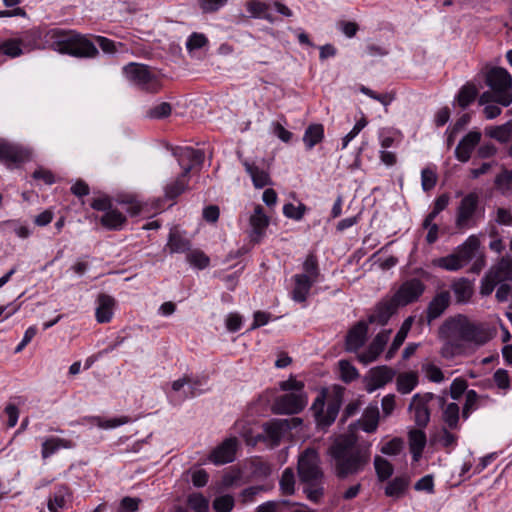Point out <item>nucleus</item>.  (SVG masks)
Segmentation results:
<instances>
[{"instance_id":"obj_1","label":"nucleus","mask_w":512,"mask_h":512,"mask_svg":"<svg viewBox=\"0 0 512 512\" xmlns=\"http://www.w3.org/2000/svg\"><path fill=\"white\" fill-rule=\"evenodd\" d=\"M333 474L345 480L362 473L371 459L370 444H360L353 435L340 436L329 447Z\"/></svg>"},{"instance_id":"obj_2","label":"nucleus","mask_w":512,"mask_h":512,"mask_svg":"<svg viewBox=\"0 0 512 512\" xmlns=\"http://www.w3.org/2000/svg\"><path fill=\"white\" fill-rule=\"evenodd\" d=\"M439 335L444 340L440 354L446 359L461 354L466 344L481 346L490 339L483 325L471 322L463 315L446 319L439 328Z\"/></svg>"},{"instance_id":"obj_3","label":"nucleus","mask_w":512,"mask_h":512,"mask_svg":"<svg viewBox=\"0 0 512 512\" xmlns=\"http://www.w3.org/2000/svg\"><path fill=\"white\" fill-rule=\"evenodd\" d=\"M298 475L300 481L307 485L304 492L308 499L318 501L323 495L322 480L324 474L316 450L308 448L299 456Z\"/></svg>"},{"instance_id":"obj_4","label":"nucleus","mask_w":512,"mask_h":512,"mask_svg":"<svg viewBox=\"0 0 512 512\" xmlns=\"http://www.w3.org/2000/svg\"><path fill=\"white\" fill-rule=\"evenodd\" d=\"M485 82L490 91L484 92L480 98L481 105L494 101L502 106L512 103V76L502 67H491L485 73Z\"/></svg>"},{"instance_id":"obj_5","label":"nucleus","mask_w":512,"mask_h":512,"mask_svg":"<svg viewBox=\"0 0 512 512\" xmlns=\"http://www.w3.org/2000/svg\"><path fill=\"white\" fill-rule=\"evenodd\" d=\"M479 195L476 192H470L465 195L456 209L455 226L459 230H465L475 227L483 211L479 208Z\"/></svg>"},{"instance_id":"obj_6","label":"nucleus","mask_w":512,"mask_h":512,"mask_svg":"<svg viewBox=\"0 0 512 512\" xmlns=\"http://www.w3.org/2000/svg\"><path fill=\"white\" fill-rule=\"evenodd\" d=\"M325 399L326 391L323 390L314 400L311 407L317 425L321 427H328L335 421L342 404V396L340 393H335L329 398L326 407Z\"/></svg>"},{"instance_id":"obj_7","label":"nucleus","mask_w":512,"mask_h":512,"mask_svg":"<svg viewBox=\"0 0 512 512\" xmlns=\"http://www.w3.org/2000/svg\"><path fill=\"white\" fill-rule=\"evenodd\" d=\"M62 36L63 34H58ZM66 39L57 38L53 41L54 50L76 57H91L97 53V48L89 40L81 37L80 34H69Z\"/></svg>"},{"instance_id":"obj_8","label":"nucleus","mask_w":512,"mask_h":512,"mask_svg":"<svg viewBox=\"0 0 512 512\" xmlns=\"http://www.w3.org/2000/svg\"><path fill=\"white\" fill-rule=\"evenodd\" d=\"M437 400L440 407H444L446 399L443 396H435L433 393H417L412 397L409 410L414 412V421L419 428H425L430 421L429 403Z\"/></svg>"},{"instance_id":"obj_9","label":"nucleus","mask_w":512,"mask_h":512,"mask_svg":"<svg viewBox=\"0 0 512 512\" xmlns=\"http://www.w3.org/2000/svg\"><path fill=\"white\" fill-rule=\"evenodd\" d=\"M123 72L126 78L140 88L156 92L158 90V81L155 75L149 70V67L138 63H129L124 66Z\"/></svg>"},{"instance_id":"obj_10","label":"nucleus","mask_w":512,"mask_h":512,"mask_svg":"<svg viewBox=\"0 0 512 512\" xmlns=\"http://www.w3.org/2000/svg\"><path fill=\"white\" fill-rule=\"evenodd\" d=\"M307 403L308 397L305 392L286 393L275 399L272 410L276 414H298L306 407Z\"/></svg>"},{"instance_id":"obj_11","label":"nucleus","mask_w":512,"mask_h":512,"mask_svg":"<svg viewBox=\"0 0 512 512\" xmlns=\"http://www.w3.org/2000/svg\"><path fill=\"white\" fill-rule=\"evenodd\" d=\"M425 288V284L420 279L412 278L403 282L390 298L398 308L404 307L416 302L424 293Z\"/></svg>"},{"instance_id":"obj_12","label":"nucleus","mask_w":512,"mask_h":512,"mask_svg":"<svg viewBox=\"0 0 512 512\" xmlns=\"http://www.w3.org/2000/svg\"><path fill=\"white\" fill-rule=\"evenodd\" d=\"M173 155L177 158L179 165L183 168V176L188 174L195 165H201L204 161V153L192 147H177L173 149Z\"/></svg>"},{"instance_id":"obj_13","label":"nucleus","mask_w":512,"mask_h":512,"mask_svg":"<svg viewBox=\"0 0 512 512\" xmlns=\"http://www.w3.org/2000/svg\"><path fill=\"white\" fill-rule=\"evenodd\" d=\"M391 332L392 331L390 329L382 330L379 332L369 344L368 348L357 355L359 362L367 365L375 361L384 350V347L390 338Z\"/></svg>"},{"instance_id":"obj_14","label":"nucleus","mask_w":512,"mask_h":512,"mask_svg":"<svg viewBox=\"0 0 512 512\" xmlns=\"http://www.w3.org/2000/svg\"><path fill=\"white\" fill-rule=\"evenodd\" d=\"M249 224L251 227L249 237L251 242L259 243L266 233L269 225V217L265 214L261 205H256L253 214L250 216Z\"/></svg>"},{"instance_id":"obj_15","label":"nucleus","mask_w":512,"mask_h":512,"mask_svg":"<svg viewBox=\"0 0 512 512\" xmlns=\"http://www.w3.org/2000/svg\"><path fill=\"white\" fill-rule=\"evenodd\" d=\"M237 443L238 442L235 437L224 440L220 445L212 450L209 455V460L216 465H222L234 461Z\"/></svg>"},{"instance_id":"obj_16","label":"nucleus","mask_w":512,"mask_h":512,"mask_svg":"<svg viewBox=\"0 0 512 512\" xmlns=\"http://www.w3.org/2000/svg\"><path fill=\"white\" fill-rule=\"evenodd\" d=\"M396 374V371L388 366H378L370 370L366 390L369 393L382 388L387 383L391 382Z\"/></svg>"},{"instance_id":"obj_17","label":"nucleus","mask_w":512,"mask_h":512,"mask_svg":"<svg viewBox=\"0 0 512 512\" xmlns=\"http://www.w3.org/2000/svg\"><path fill=\"white\" fill-rule=\"evenodd\" d=\"M397 310L398 307L391 298H384L377 303L374 310L369 315L368 323L384 326L388 323L392 315L397 312Z\"/></svg>"},{"instance_id":"obj_18","label":"nucleus","mask_w":512,"mask_h":512,"mask_svg":"<svg viewBox=\"0 0 512 512\" xmlns=\"http://www.w3.org/2000/svg\"><path fill=\"white\" fill-rule=\"evenodd\" d=\"M368 324L365 321L357 322L347 333L345 348L348 352H357L366 342Z\"/></svg>"},{"instance_id":"obj_19","label":"nucleus","mask_w":512,"mask_h":512,"mask_svg":"<svg viewBox=\"0 0 512 512\" xmlns=\"http://www.w3.org/2000/svg\"><path fill=\"white\" fill-rule=\"evenodd\" d=\"M481 140V133L478 131H470L458 143L455 149V157L460 162H467L475 147Z\"/></svg>"},{"instance_id":"obj_20","label":"nucleus","mask_w":512,"mask_h":512,"mask_svg":"<svg viewBox=\"0 0 512 512\" xmlns=\"http://www.w3.org/2000/svg\"><path fill=\"white\" fill-rule=\"evenodd\" d=\"M29 157V152L20 146L0 142V161L6 164H17L28 160Z\"/></svg>"},{"instance_id":"obj_21","label":"nucleus","mask_w":512,"mask_h":512,"mask_svg":"<svg viewBox=\"0 0 512 512\" xmlns=\"http://www.w3.org/2000/svg\"><path fill=\"white\" fill-rule=\"evenodd\" d=\"M450 292L441 291L437 293L429 302L426 310L427 322L431 323L433 320L439 318L450 304Z\"/></svg>"},{"instance_id":"obj_22","label":"nucleus","mask_w":512,"mask_h":512,"mask_svg":"<svg viewBox=\"0 0 512 512\" xmlns=\"http://www.w3.org/2000/svg\"><path fill=\"white\" fill-rule=\"evenodd\" d=\"M480 240L476 235H470L454 251L460 259L463 266L472 261L479 252Z\"/></svg>"},{"instance_id":"obj_23","label":"nucleus","mask_w":512,"mask_h":512,"mask_svg":"<svg viewBox=\"0 0 512 512\" xmlns=\"http://www.w3.org/2000/svg\"><path fill=\"white\" fill-rule=\"evenodd\" d=\"M409 486L410 477L408 475H400L387 482L384 493L387 497L399 500L408 493Z\"/></svg>"},{"instance_id":"obj_24","label":"nucleus","mask_w":512,"mask_h":512,"mask_svg":"<svg viewBox=\"0 0 512 512\" xmlns=\"http://www.w3.org/2000/svg\"><path fill=\"white\" fill-rule=\"evenodd\" d=\"M291 428L290 421L287 419H275L263 425L265 437L274 444H278L284 433Z\"/></svg>"},{"instance_id":"obj_25","label":"nucleus","mask_w":512,"mask_h":512,"mask_svg":"<svg viewBox=\"0 0 512 512\" xmlns=\"http://www.w3.org/2000/svg\"><path fill=\"white\" fill-rule=\"evenodd\" d=\"M295 286L292 290V298L296 302H304L307 299L312 285L316 282L314 279L304 274L294 276Z\"/></svg>"},{"instance_id":"obj_26","label":"nucleus","mask_w":512,"mask_h":512,"mask_svg":"<svg viewBox=\"0 0 512 512\" xmlns=\"http://www.w3.org/2000/svg\"><path fill=\"white\" fill-rule=\"evenodd\" d=\"M96 319L99 323H108L112 319L115 299L107 294H100L97 298Z\"/></svg>"},{"instance_id":"obj_27","label":"nucleus","mask_w":512,"mask_h":512,"mask_svg":"<svg viewBox=\"0 0 512 512\" xmlns=\"http://www.w3.org/2000/svg\"><path fill=\"white\" fill-rule=\"evenodd\" d=\"M489 271L501 283L505 281L512 282V257L510 255L502 256Z\"/></svg>"},{"instance_id":"obj_28","label":"nucleus","mask_w":512,"mask_h":512,"mask_svg":"<svg viewBox=\"0 0 512 512\" xmlns=\"http://www.w3.org/2000/svg\"><path fill=\"white\" fill-rule=\"evenodd\" d=\"M451 289L459 303L468 302L474 291L472 282L464 277L455 280L451 285Z\"/></svg>"},{"instance_id":"obj_29","label":"nucleus","mask_w":512,"mask_h":512,"mask_svg":"<svg viewBox=\"0 0 512 512\" xmlns=\"http://www.w3.org/2000/svg\"><path fill=\"white\" fill-rule=\"evenodd\" d=\"M243 165L256 188H263L271 184L269 173L266 170L261 169L254 163H250L248 161H244Z\"/></svg>"},{"instance_id":"obj_30","label":"nucleus","mask_w":512,"mask_h":512,"mask_svg":"<svg viewBox=\"0 0 512 512\" xmlns=\"http://www.w3.org/2000/svg\"><path fill=\"white\" fill-rule=\"evenodd\" d=\"M409 445L411 453L413 454L414 460L422 454L426 445V434L420 429H413L408 434Z\"/></svg>"},{"instance_id":"obj_31","label":"nucleus","mask_w":512,"mask_h":512,"mask_svg":"<svg viewBox=\"0 0 512 512\" xmlns=\"http://www.w3.org/2000/svg\"><path fill=\"white\" fill-rule=\"evenodd\" d=\"M324 138V128L321 124H312L307 127L303 135V142L307 150H311Z\"/></svg>"},{"instance_id":"obj_32","label":"nucleus","mask_w":512,"mask_h":512,"mask_svg":"<svg viewBox=\"0 0 512 512\" xmlns=\"http://www.w3.org/2000/svg\"><path fill=\"white\" fill-rule=\"evenodd\" d=\"M397 390L402 394L410 393L418 384V376L415 372L400 373L396 379Z\"/></svg>"},{"instance_id":"obj_33","label":"nucleus","mask_w":512,"mask_h":512,"mask_svg":"<svg viewBox=\"0 0 512 512\" xmlns=\"http://www.w3.org/2000/svg\"><path fill=\"white\" fill-rule=\"evenodd\" d=\"M68 496V488L59 486L48 500L49 511L58 512L60 509H63L66 506Z\"/></svg>"},{"instance_id":"obj_34","label":"nucleus","mask_w":512,"mask_h":512,"mask_svg":"<svg viewBox=\"0 0 512 512\" xmlns=\"http://www.w3.org/2000/svg\"><path fill=\"white\" fill-rule=\"evenodd\" d=\"M126 222V217L118 210L110 209L101 217V224L110 230H117Z\"/></svg>"},{"instance_id":"obj_35","label":"nucleus","mask_w":512,"mask_h":512,"mask_svg":"<svg viewBox=\"0 0 512 512\" xmlns=\"http://www.w3.org/2000/svg\"><path fill=\"white\" fill-rule=\"evenodd\" d=\"M245 7L246 11L251 17L262 19L270 18V8L269 5L265 2L259 0H250L246 2Z\"/></svg>"},{"instance_id":"obj_36","label":"nucleus","mask_w":512,"mask_h":512,"mask_svg":"<svg viewBox=\"0 0 512 512\" xmlns=\"http://www.w3.org/2000/svg\"><path fill=\"white\" fill-rule=\"evenodd\" d=\"M62 447L70 448L71 442L57 437L48 438L42 443V457L48 458Z\"/></svg>"},{"instance_id":"obj_37","label":"nucleus","mask_w":512,"mask_h":512,"mask_svg":"<svg viewBox=\"0 0 512 512\" xmlns=\"http://www.w3.org/2000/svg\"><path fill=\"white\" fill-rule=\"evenodd\" d=\"M486 134L502 143L509 142L512 139V123L507 122L501 126L486 129Z\"/></svg>"},{"instance_id":"obj_38","label":"nucleus","mask_w":512,"mask_h":512,"mask_svg":"<svg viewBox=\"0 0 512 512\" xmlns=\"http://www.w3.org/2000/svg\"><path fill=\"white\" fill-rule=\"evenodd\" d=\"M374 467L379 481L388 480L394 472L393 465L381 456H375Z\"/></svg>"},{"instance_id":"obj_39","label":"nucleus","mask_w":512,"mask_h":512,"mask_svg":"<svg viewBox=\"0 0 512 512\" xmlns=\"http://www.w3.org/2000/svg\"><path fill=\"white\" fill-rule=\"evenodd\" d=\"M167 247L170 253H184L190 250V241L178 233H170Z\"/></svg>"},{"instance_id":"obj_40","label":"nucleus","mask_w":512,"mask_h":512,"mask_svg":"<svg viewBox=\"0 0 512 512\" xmlns=\"http://www.w3.org/2000/svg\"><path fill=\"white\" fill-rule=\"evenodd\" d=\"M188 181L187 177L183 176V173L174 181L167 184L165 187V196L168 199H175L182 194L187 188Z\"/></svg>"},{"instance_id":"obj_41","label":"nucleus","mask_w":512,"mask_h":512,"mask_svg":"<svg viewBox=\"0 0 512 512\" xmlns=\"http://www.w3.org/2000/svg\"><path fill=\"white\" fill-rule=\"evenodd\" d=\"M433 263L435 266L447 271H458L464 267L455 251L445 257L435 259Z\"/></svg>"},{"instance_id":"obj_42","label":"nucleus","mask_w":512,"mask_h":512,"mask_svg":"<svg viewBox=\"0 0 512 512\" xmlns=\"http://www.w3.org/2000/svg\"><path fill=\"white\" fill-rule=\"evenodd\" d=\"M477 93L478 91L475 85L470 83L464 85L457 95V102L459 106L463 109L468 107L475 100Z\"/></svg>"},{"instance_id":"obj_43","label":"nucleus","mask_w":512,"mask_h":512,"mask_svg":"<svg viewBox=\"0 0 512 512\" xmlns=\"http://www.w3.org/2000/svg\"><path fill=\"white\" fill-rule=\"evenodd\" d=\"M379 423V411L377 408L367 409L361 426L362 429L367 433H373L376 431Z\"/></svg>"},{"instance_id":"obj_44","label":"nucleus","mask_w":512,"mask_h":512,"mask_svg":"<svg viewBox=\"0 0 512 512\" xmlns=\"http://www.w3.org/2000/svg\"><path fill=\"white\" fill-rule=\"evenodd\" d=\"M187 504L194 512H208L209 509V501L201 493L190 494Z\"/></svg>"},{"instance_id":"obj_45","label":"nucleus","mask_w":512,"mask_h":512,"mask_svg":"<svg viewBox=\"0 0 512 512\" xmlns=\"http://www.w3.org/2000/svg\"><path fill=\"white\" fill-rule=\"evenodd\" d=\"M235 427L242 436V438L245 440L247 445L255 446L261 438L260 434H253L252 428L246 422H237Z\"/></svg>"},{"instance_id":"obj_46","label":"nucleus","mask_w":512,"mask_h":512,"mask_svg":"<svg viewBox=\"0 0 512 512\" xmlns=\"http://www.w3.org/2000/svg\"><path fill=\"white\" fill-rule=\"evenodd\" d=\"M22 53L20 43L17 40H7L0 44V63L4 56L17 57Z\"/></svg>"},{"instance_id":"obj_47","label":"nucleus","mask_w":512,"mask_h":512,"mask_svg":"<svg viewBox=\"0 0 512 512\" xmlns=\"http://www.w3.org/2000/svg\"><path fill=\"white\" fill-rule=\"evenodd\" d=\"M234 505V498L229 494L218 496L212 502V507L215 512H231Z\"/></svg>"},{"instance_id":"obj_48","label":"nucleus","mask_w":512,"mask_h":512,"mask_svg":"<svg viewBox=\"0 0 512 512\" xmlns=\"http://www.w3.org/2000/svg\"><path fill=\"white\" fill-rule=\"evenodd\" d=\"M280 489L285 495H292L294 493L295 476L291 468H286L280 479Z\"/></svg>"},{"instance_id":"obj_49","label":"nucleus","mask_w":512,"mask_h":512,"mask_svg":"<svg viewBox=\"0 0 512 512\" xmlns=\"http://www.w3.org/2000/svg\"><path fill=\"white\" fill-rule=\"evenodd\" d=\"M308 208L305 204L299 203L298 206H295L292 203H286L283 206V214L290 219L300 221L305 213L307 212Z\"/></svg>"},{"instance_id":"obj_50","label":"nucleus","mask_w":512,"mask_h":512,"mask_svg":"<svg viewBox=\"0 0 512 512\" xmlns=\"http://www.w3.org/2000/svg\"><path fill=\"white\" fill-rule=\"evenodd\" d=\"M443 420L449 428L454 429L458 425L459 406L456 403H450L443 412Z\"/></svg>"},{"instance_id":"obj_51","label":"nucleus","mask_w":512,"mask_h":512,"mask_svg":"<svg viewBox=\"0 0 512 512\" xmlns=\"http://www.w3.org/2000/svg\"><path fill=\"white\" fill-rule=\"evenodd\" d=\"M229 0H197L199 9L204 14L215 13L227 5Z\"/></svg>"},{"instance_id":"obj_52","label":"nucleus","mask_w":512,"mask_h":512,"mask_svg":"<svg viewBox=\"0 0 512 512\" xmlns=\"http://www.w3.org/2000/svg\"><path fill=\"white\" fill-rule=\"evenodd\" d=\"M340 377L345 383H349L358 378L357 369L347 360L339 361Z\"/></svg>"},{"instance_id":"obj_53","label":"nucleus","mask_w":512,"mask_h":512,"mask_svg":"<svg viewBox=\"0 0 512 512\" xmlns=\"http://www.w3.org/2000/svg\"><path fill=\"white\" fill-rule=\"evenodd\" d=\"M187 261L191 265H193L199 269L206 268L210 262L209 257L206 256L202 251H199V250H195V251L188 253Z\"/></svg>"},{"instance_id":"obj_54","label":"nucleus","mask_w":512,"mask_h":512,"mask_svg":"<svg viewBox=\"0 0 512 512\" xmlns=\"http://www.w3.org/2000/svg\"><path fill=\"white\" fill-rule=\"evenodd\" d=\"M501 283L490 271H488L485 277L481 280L480 293L483 296L490 295L495 286Z\"/></svg>"},{"instance_id":"obj_55","label":"nucleus","mask_w":512,"mask_h":512,"mask_svg":"<svg viewBox=\"0 0 512 512\" xmlns=\"http://www.w3.org/2000/svg\"><path fill=\"white\" fill-rule=\"evenodd\" d=\"M360 91L363 94L369 96L370 98L379 101L384 106H388L394 100V94L392 93L378 94L375 91L363 85L360 87Z\"/></svg>"},{"instance_id":"obj_56","label":"nucleus","mask_w":512,"mask_h":512,"mask_svg":"<svg viewBox=\"0 0 512 512\" xmlns=\"http://www.w3.org/2000/svg\"><path fill=\"white\" fill-rule=\"evenodd\" d=\"M437 182L436 173L430 168H424L421 172V185L424 191H429L435 187Z\"/></svg>"},{"instance_id":"obj_57","label":"nucleus","mask_w":512,"mask_h":512,"mask_svg":"<svg viewBox=\"0 0 512 512\" xmlns=\"http://www.w3.org/2000/svg\"><path fill=\"white\" fill-rule=\"evenodd\" d=\"M403 444L401 438H393L381 447V453L389 456L398 455L403 449Z\"/></svg>"},{"instance_id":"obj_58","label":"nucleus","mask_w":512,"mask_h":512,"mask_svg":"<svg viewBox=\"0 0 512 512\" xmlns=\"http://www.w3.org/2000/svg\"><path fill=\"white\" fill-rule=\"evenodd\" d=\"M171 113V105L167 102H162L151 108L147 115L152 119H162L169 116Z\"/></svg>"},{"instance_id":"obj_59","label":"nucleus","mask_w":512,"mask_h":512,"mask_svg":"<svg viewBox=\"0 0 512 512\" xmlns=\"http://www.w3.org/2000/svg\"><path fill=\"white\" fill-rule=\"evenodd\" d=\"M495 185L502 191L509 190L512 187V171L504 169L495 178Z\"/></svg>"},{"instance_id":"obj_60","label":"nucleus","mask_w":512,"mask_h":512,"mask_svg":"<svg viewBox=\"0 0 512 512\" xmlns=\"http://www.w3.org/2000/svg\"><path fill=\"white\" fill-rule=\"evenodd\" d=\"M282 391H290V393L304 392V383L297 381L293 376L279 383Z\"/></svg>"},{"instance_id":"obj_61","label":"nucleus","mask_w":512,"mask_h":512,"mask_svg":"<svg viewBox=\"0 0 512 512\" xmlns=\"http://www.w3.org/2000/svg\"><path fill=\"white\" fill-rule=\"evenodd\" d=\"M205 34H191L186 42V47L190 53L204 47L207 44Z\"/></svg>"},{"instance_id":"obj_62","label":"nucleus","mask_w":512,"mask_h":512,"mask_svg":"<svg viewBox=\"0 0 512 512\" xmlns=\"http://www.w3.org/2000/svg\"><path fill=\"white\" fill-rule=\"evenodd\" d=\"M303 268L305 271L304 275H308L309 277L314 279V281L317 280L318 263H317V259L314 255L310 254L307 256V258L303 264Z\"/></svg>"},{"instance_id":"obj_63","label":"nucleus","mask_w":512,"mask_h":512,"mask_svg":"<svg viewBox=\"0 0 512 512\" xmlns=\"http://www.w3.org/2000/svg\"><path fill=\"white\" fill-rule=\"evenodd\" d=\"M467 389V381L463 378H456L450 386V395L453 399H459Z\"/></svg>"},{"instance_id":"obj_64","label":"nucleus","mask_w":512,"mask_h":512,"mask_svg":"<svg viewBox=\"0 0 512 512\" xmlns=\"http://www.w3.org/2000/svg\"><path fill=\"white\" fill-rule=\"evenodd\" d=\"M139 503L140 499L138 498L124 497L120 502L118 512H136L138 510Z\"/></svg>"}]
</instances>
